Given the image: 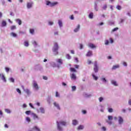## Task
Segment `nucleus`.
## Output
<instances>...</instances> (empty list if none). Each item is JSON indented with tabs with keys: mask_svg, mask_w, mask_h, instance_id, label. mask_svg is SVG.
<instances>
[{
	"mask_svg": "<svg viewBox=\"0 0 131 131\" xmlns=\"http://www.w3.org/2000/svg\"><path fill=\"white\" fill-rule=\"evenodd\" d=\"M58 50H59V46L58 45V43L55 42L53 49L54 53H55V55H58Z\"/></svg>",
	"mask_w": 131,
	"mask_h": 131,
	"instance_id": "obj_1",
	"label": "nucleus"
},
{
	"mask_svg": "<svg viewBox=\"0 0 131 131\" xmlns=\"http://www.w3.org/2000/svg\"><path fill=\"white\" fill-rule=\"evenodd\" d=\"M94 71L95 73H97L99 71V66H98V62L97 61H95L94 65Z\"/></svg>",
	"mask_w": 131,
	"mask_h": 131,
	"instance_id": "obj_2",
	"label": "nucleus"
},
{
	"mask_svg": "<svg viewBox=\"0 0 131 131\" xmlns=\"http://www.w3.org/2000/svg\"><path fill=\"white\" fill-rule=\"evenodd\" d=\"M58 3L57 2H54V3H51L50 1H47L46 3L47 6H50V7H54L56 6V5H57Z\"/></svg>",
	"mask_w": 131,
	"mask_h": 131,
	"instance_id": "obj_3",
	"label": "nucleus"
},
{
	"mask_svg": "<svg viewBox=\"0 0 131 131\" xmlns=\"http://www.w3.org/2000/svg\"><path fill=\"white\" fill-rule=\"evenodd\" d=\"M108 120H106V122L109 124H112V121L110 120H113V117L112 116H108Z\"/></svg>",
	"mask_w": 131,
	"mask_h": 131,
	"instance_id": "obj_4",
	"label": "nucleus"
},
{
	"mask_svg": "<svg viewBox=\"0 0 131 131\" xmlns=\"http://www.w3.org/2000/svg\"><path fill=\"white\" fill-rule=\"evenodd\" d=\"M33 88L36 90V91H38L39 88L38 85L37 84V83L35 81H33Z\"/></svg>",
	"mask_w": 131,
	"mask_h": 131,
	"instance_id": "obj_5",
	"label": "nucleus"
},
{
	"mask_svg": "<svg viewBox=\"0 0 131 131\" xmlns=\"http://www.w3.org/2000/svg\"><path fill=\"white\" fill-rule=\"evenodd\" d=\"M0 77H1L2 80H3V81H4V82H7V80L6 79V77H5V75H4V74H0Z\"/></svg>",
	"mask_w": 131,
	"mask_h": 131,
	"instance_id": "obj_6",
	"label": "nucleus"
},
{
	"mask_svg": "<svg viewBox=\"0 0 131 131\" xmlns=\"http://www.w3.org/2000/svg\"><path fill=\"white\" fill-rule=\"evenodd\" d=\"M118 122L120 124H122V123H123V118H122V117L119 116Z\"/></svg>",
	"mask_w": 131,
	"mask_h": 131,
	"instance_id": "obj_7",
	"label": "nucleus"
},
{
	"mask_svg": "<svg viewBox=\"0 0 131 131\" xmlns=\"http://www.w3.org/2000/svg\"><path fill=\"white\" fill-rule=\"evenodd\" d=\"M88 46L89 47V48H91V49H96V46L92 43H89L88 45Z\"/></svg>",
	"mask_w": 131,
	"mask_h": 131,
	"instance_id": "obj_8",
	"label": "nucleus"
},
{
	"mask_svg": "<svg viewBox=\"0 0 131 131\" xmlns=\"http://www.w3.org/2000/svg\"><path fill=\"white\" fill-rule=\"evenodd\" d=\"M80 28V25H78L76 28L74 30V32H78V31H79Z\"/></svg>",
	"mask_w": 131,
	"mask_h": 131,
	"instance_id": "obj_9",
	"label": "nucleus"
},
{
	"mask_svg": "<svg viewBox=\"0 0 131 131\" xmlns=\"http://www.w3.org/2000/svg\"><path fill=\"white\" fill-rule=\"evenodd\" d=\"M86 56V57H91V56H93V52L91 51H88Z\"/></svg>",
	"mask_w": 131,
	"mask_h": 131,
	"instance_id": "obj_10",
	"label": "nucleus"
},
{
	"mask_svg": "<svg viewBox=\"0 0 131 131\" xmlns=\"http://www.w3.org/2000/svg\"><path fill=\"white\" fill-rule=\"evenodd\" d=\"M57 128L58 130L62 131V127L60 126V123L58 122H57Z\"/></svg>",
	"mask_w": 131,
	"mask_h": 131,
	"instance_id": "obj_11",
	"label": "nucleus"
},
{
	"mask_svg": "<svg viewBox=\"0 0 131 131\" xmlns=\"http://www.w3.org/2000/svg\"><path fill=\"white\" fill-rule=\"evenodd\" d=\"M54 105L55 107H56L58 110H60V105H59V104L57 103V102H54Z\"/></svg>",
	"mask_w": 131,
	"mask_h": 131,
	"instance_id": "obj_12",
	"label": "nucleus"
},
{
	"mask_svg": "<svg viewBox=\"0 0 131 131\" xmlns=\"http://www.w3.org/2000/svg\"><path fill=\"white\" fill-rule=\"evenodd\" d=\"M32 115L33 116L34 119H38V116L36 114L32 113Z\"/></svg>",
	"mask_w": 131,
	"mask_h": 131,
	"instance_id": "obj_13",
	"label": "nucleus"
},
{
	"mask_svg": "<svg viewBox=\"0 0 131 131\" xmlns=\"http://www.w3.org/2000/svg\"><path fill=\"white\" fill-rule=\"evenodd\" d=\"M57 62L59 65H62V64H63V60H62V59H57Z\"/></svg>",
	"mask_w": 131,
	"mask_h": 131,
	"instance_id": "obj_14",
	"label": "nucleus"
},
{
	"mask_svg": "<svg viewBox=\"0 0 131 131\" xmlns=\"http://www.w3.org/2000/svg\"><path fill=\"white\" fill-rule=\"evenodd\" d=\"M112 84L114 85L115 86H118V84H117V82L115 80H112Z\"/></svg>",
	"mask_w": 131,
	"mask_h": 131,
	"instance_id": "obj_15",
	"label": "nucleus"
},
{
	"mask_svg": "<svg viewBox=\"0 0 131 131\" xmlns=\"http://www.w3.org/2000/svg\"><path fill=\"white\" fill-rule=\"evenodd\" d=\"M33 129L34 130H36V131H40V129H39V128H38L37 126H35L33 127Z\"/></svg>",
	"mask_w": 131,
	"mask_h": 131,
	"instance_id": "obj_16",
	"label": "nucleus"
},
{
	"mask_svg": "<svg viewBox=\"0 0 131 131\" xmlns=\"http://www.w3.org/2000/svg\"><path fill=\"white\" fill-rule=\"evenodd\" d=\"M27 7L28 9H30V8H31L32 7V3H28Z\"/></svg>",
	"mask_w": 131,
	"mask_h": 131,
	"instance_id": "obj_17",
	"label": "nucleus"
},
{
	"mask_svg": "<svg viewBox=\"0 0 131 131\" xmlns=\"http://www.w3.org/2000/svg\"><path fill=\"white\" fill-rule=\"evenodd\" d=\"M16 22H17V23H18V25H21V24H22V21L21 20V19H16Z\"/></svg>",
	"mask_w": 131,
	"mask_h": 131,
	"instance_id": "obj_18",
	"label": "nucleus"
},
{
	"mask_svg": "<svg viewBox=\"0 0 131 131\" xmlns=\"http://www.w3.org/2000/svg\"><path fill=\"white\" fill-rule=\"evenodd\" d=\"M119 67V65H118V64L115 65L114 66H113L112 70H115V69H117V68H118Z\"/></svg>",
	"mask_w": 131,
	"mask_h": 131,
	"instance_id": "obj_19",
	"label": "nucleus"
},
{
	"mask_svg": "<svg viewBox=\"0 0 131 131\" xmlns=\"http://www.w3.org/2000/svg\"><path fill=\"white\" fill-rule=\"evenodd\" d=\"M89 17L90 19H93V18H94V13H93V12L90 13Z\"/></svg>",
	"mask_w": 131,
	"mask_h": 131,
	"instance_id": "obj_20",
	"label": "nucleus"
},
{
	"mask_svg": "<svg viewBox=\"0 0 131 131\" xmlns=\"http://www.w3.org/2000/svg\"><path fill=\"white\" fill-rule=\"evenodd\" d=\"M72 123H73V125H76V124H77V123H78V122H77V120H73Z\"/></svg>",
	"mask_w": 131,
	"mask_h": 131,
	"instance_id": "obj_21",
	"label": "nucleus"
},
{
	"mask_svg": "<svg viewBox=\"0 0 131 131\" xmlns=\"http://www.w3.org/2000/svg\"><path fill=\"white\" fill-rule=\"evenodd\" d=\"M10 35H11L12 36H13V37H17V34H16L14 32L11 33Z\"/></svg>",
	"mask_w": 131,
	"mask_h": 131,
	"instance_id": "obj_22",
	"label": "nucleus"
},
{
	"mask_svg": "<svg viewBox=\"0 0 131 131\" xmlns=\"http://www.w3.org/2000/svg\"><path fill=\"white\" fill-rule=\"evenodd\" d=\"M39 110H40L41 113H42V114L45 113V108H43V107H40Z\"/></svg>",
	"mask_w": 131,
	"mask_h": 131,
	"instance_id": "obj_23",
	"label": "nucleus"
},
{
	"mask_svg": "<svg viewBox=\"0 0 131 131\" xmlns=\"http://www.w3.org/2000/svg\"><path fill=\"white\" fill-rule=\"evenodd\" d=\"M93 79L95 80H98V77L97 76H96V75H95V74H92V75Z\"/></svg>",
	"mask_w": 131,
	"mask_h": 131,
	"instance_id": "obj_24",
	"label": "nucleus"
},
{
	"mask_svg": "<svg viewBox=\"0 0 131 131\" xmlns=\"http://www.w3.org/2000/svg\"><path fill=\"white\" fill-rule=\"evenodd\" d=\"M71 78H72V79H76V76H75V74H72Z\"/></svg>",
	"mask_w": 131,
	"mask_h": 131,
	"instance_id": "obj_25",
	"label": "nucleus"
},
{
	"mask_svg": "<svg viewBox=\"0 0 131 131\" xmlns=\"http://www.w3.org/2000/svg\"><path fill=\"white\" fill-rule=\"evenodd\" d=\"M30 33H31V34H34V29H30Z\"/></svg>",
	"mask_w": 131,
	"mask_h": 131,
	"instance_id": "obj_26",
	"label": "nucleus"
},
{
	"mask_svg": "<svg viewBox=\"0 0 131 131\" xmlns=\"http://www.w3.org/2000/svg\"><path fill=\"white\" fill-rule=\"evenodd\" d=\"M70 71L71 72H77V71H76V70H75L74 68H70Z\"/></svg>",
	"mask_w": 131,
	"mask_h": 131,
	"instance_id": "obj_27",
	"label": "nucleus"
},
{
	"mask_svg": "<svg viewBox=\"0 0 131 131\" xmlns=\"http://www.w3.org/2000/svg\"><path fill=\"white\" fill-rule=\"evenodd\" d=\"M24 46H25V47H28V46H29V43H28V41H25L24 42Z\"/></svg>",
	"mask_w": 131,
	"mask_h": 131,
	"instance_id": "obj_28",
	"label": "nucleus"
},
{
	"mask_svg": "<svg viewBox=\"0 0 131 131\" xmlns=\"http://www.w3.org/2000/svg\"><path fill=\"white\" fill-rule=\"evenodd\" d=\"M2 25L3 27L6 26H7V23L5 21H2Z\"/></svg>",
	"mask_w": 131,
	"mask_h": 131,
	"instance_id": "obj_29",
	"label": "nucleus"
},
{
	"mask_svg": "<svg viewBox=\"0 0 131 131\" xmlns=\"http://www.w3.org/2000/svg\"><path fill=\"white\" fill-rule=\"evenodd\" d=\"M5 112H6V113H9V114L11 113V111L8 108H6L5 110Z\"/></svg>",
	"mask_w": 131,
	"mask_h": 131,
	"instance_id": "obj_30",
	"label": "nucleus"
},
{
	"mask_svg": "<svg viewBox=\"0 0 131 131\" xmlns=\"http://www.w3.org/2000/svg\"><path fill=\"white\" fill-rule=\"evenodd\" d=\"M83 126L80 125L78 126V127L77 128V129L79 130V129H83Z\"/></svg>",
	"mask_w": 131,
	"mask_h": 131,
	"instance_id": "obj_31",
	"label": "nucleus"
},
{
	"mask_svg": "<svg viewBox=\"0 0 131 131\" xmlns=\"http://www.w3.org/2000/svg\"><path fill=\"white\" fill-rule=\"evenodd\" d=\"M66 58L67 59H68L69 60H70V59H71V56H70V55L69 54H67Z\"/></svg>",
	"mask_w": 131,
	"mask_h": 131,
	"instance_id": "obj_32",
	"label": "nucleus"
},
{
	"mask_svg": "<svg viewBox=\"0 0 131 131\" xmlns=\"http://www.w3.org/2000/svg\"><path fill=\"white\" fill-rule=\"evenodd\" d=\"M59 123L62 124V125H66V122L64 121H60Z\"/></svg>",
	"mask_w": 131,
	"mask_h": 131,
	"instance_id": "obj_33",
	"label": "nucleus"
},
{
	"mask_svg": "<svg viewBox=\"0 0 131 131\" xmlns=\"http://www.w3.org/2000/svg\"><path fill=\"white\" fill-rule=\"evenodd\" d=\"M26 114H27V115H29V114H30L31 113V111H27L25 112Z\"/></svg>",
	"mask_w": 131,
	"mask_h": 131,
	"instance_id": "obj_34",
	"label": "nucleus"
},
{
	"mask_svg": "<svg viewBox=\"0 0 131 131\" xmlns=\"http://www.w3.org/2000/svg\"><path fill=\"white\" fill-rule=\"evenodd\" d=\"M58 24H59V27H62V21L58 20Z\"/></svg>",
	"mask_w": 131,
	"mask_h": 131,
	"instance_id": "obj_35",
	"label": "nucleus"
},
{
	"mask_svg": "<svg viewBox=\"0 0 131 131\" xmlns=\"http://www.w3.org/2000/svg\"><path fill=\"white\" fill-rule=\"evenodd\" d=\"M9 80H10L11 82H15V79L13 78H10Z\"/></svg>",
	"mask_w": 131,
	"mask_h": 131,
	"instance_id": "obj_36",
	"label": "nucleus"
},
{
	"mask_svg": "<svg viewBox=\"0 0 131 131\" xmlns=\"http://www.w3.org/2000/svg\"><path fill=\"white\" fill-rule=\"evenodd\" d=\"M26 93L28 94L29 95L30 94V91H29V90L28 89H26Z\"/></svg>",
	"mask_w": 131,
	"mask_h": 131,
	"instance_id": "obj_37",
	"label": "nucleus"
},
{
	"mask_svg": "<svg viewBox=\"0 0 131 131\" xmlns=\"http://www.w3.org/2000/svg\"><path fill=\"white\" fill-rule=\"evenodd\" d=\"M32 43H33V46H34V47H36V46H37V43L35 41H34L32 42Z\"/></svg>",
	"mask_w": 131,
	"mask_h": 131,
	"instance_id": "obj_38",
	"label": "nucleus"
},
{
	"mask_svg": "<svg viewBox=\"0 0 131 131\" xmlns=\"http://www.w3.org/2000/svg\"><path fill=\"white\" fill-rule=\"evenodd\" d=\"M5 69L6 72H7V73L9 72V71H10V68H8V67H5Z\"/></svg>",
	"mask_w": 131,
	"mask_h": 131,
	"instance_id": "obj_39",
	"label": "nucleus"
},
{
	"mask_svg": "<svg viewBox=\"0 0 131 131\" xmlns=\"http://www.w3.org/2000/svg\"><path fill=\"white\" fill-rule=\"evenodd\" d=\"M14 29H16V26H12L11 27V30H14Z\"/></svg>",
	"mask_w": 131,
	"mask_h": 131,
	"instance_id": "obj_40",
	"label": "nucleus"
},
{
	"mask_svg": "<svg viewBox=\"0 0 131 131\" xmlns=\"http://www.w3.org/2000/svg\"><path fill=\"white\" fill-rule=\"evenodd\" d=\"M105 45L106 46H108V45H109V40H106L105 41Z\"/></svg>",
	"mask_w": 131,
	"mask_h": 131,
	"instance_id": "obj_41",
	"label": "nucleus"
},
{
	"mask_svg": "<svg viewBox=\"0 0 131 131\" xmlns=\"http://www.w3.org/2000/svg\"><path fill=\"white\" fill-rule=\"evenodd\" d=\"M55 97H60V95L59 94V93H58V92H56Z\"/></svg>",
	"mask_w": 131,
	"mask_h": 131,
	"instance_id": "obj_42",
	"label": "nucleus"
},
{
	"mask_svg": "<svg viewBox=\"0 0 131 131\" xmlns=\"http://www.w3.org/2000/svg\"><path fill=\"white\" fill-rule=\"evenodd\" d=\"M16 92H17V93H18V94H19V95H21V90H20V89H17Z\"/></svg>",
	"mask_w": 131,
	"mask_h": 131,
	"instance_id": "obj_43",
	"label": "nucleus"
},
{
	"mask_svg": "<svg viewBox=\"0 0 131 131\" xmlns=\"http://www.w3.org/2000/svg\"><path fill=\"white\" fill-rule=\"evenodd\" d=\"M26 120L27 121H28V122H30V121H31V120H30V118L28 117L26 118Z\"/></svg>",
	"mask_w": 131,
	"mask_h": 131,
	"instance_id": "obj_44",
	"label": "nucleus"
},
{
	"mask_svg": "<svg viewBox=\"0 0 131 131\" xmlns=\"http://www.w3.org/2000/svg\"><path fill=\"white\" fill-rule=\"evenodd\" d=\"M72 90L73 91H75L76 90V86H72Z\"/></svg>",
	"mask_w": 131,
	"mask_h": 131,
	"instance_id": "obj_45",
	"label": "nucleus"
},
{
	"mask_svg": "<svg viewBox=\"0 0 131 131\" xmlns=\"http://www.w3.org/2000/svg\"><path fill=\"white\" fill-rule=\"evenodd\" d=\"M110 40L111 43H113L114 41L113 40V39L112 38H110Z\"/></svg>",
	"mask_w": 131,
	"mask_h": 131,
	"instance_id": "obj_46",
	"label": "nucleus"
},
{
	"mask_svg": "<svg viewBox=\"0 0 131 131\" xmlns=\"http://www.w3.org/2000/svg\"><path fill=\"white\" fill-rule=\"evenodd\" d=\"M74 67L76 69H78L79 68V65L76 64L74 66Z\"/></svg>",
	"mask_w": 131,
	"mask_h": 131,
	"instance_id": "obj_47",
	"label": "nucleus"
},
{
	"mask_svg": "<svg viewBox=\"0 0 131 131\" xmlns=\"http://www.w3.org/2000/svg\"><path fill=\"white\" fill-rule=\"evenodd\" d=\"M118 29V28H115L114 29L112 30L113 32H114V31H117V30Z\"/></svg>",
	"mask_w": 131,
	"mask_h": 131,
	"instance_id": "obj_48",
	"label": "nucleus"
},
{
	"mask_svg": "<svg viewBox=\"0 0 131 131\" xmlns=\"http://www.w3.org/2000/svg\"><path fill=\"white\" fill-rule=\"evenodd\" d=\"M108 112H110V113H112V112H113V109H112V108H109L108 109Z\"/></svg>",
	"mask_w": 131,
	"mask_h": 131,
	"instance_id": "obj_49",
	"label": "nucleus"
},
{
	"mask_svg": "<svg viewBox=\"0 0 131 131\" xmlns=\"http://www.w3.org/2000/svg\"><path fill=\"white\" fill-rule=\"evenodd\" d=\"M103 100H104V99L103 98V97H100L99 98V102H102V101H103Z\"/></svg>",
	"mask_w": 131,
	"mask_h": 131,
	"instance_id": "obj_50",
	"label": "nucleus"
},
{
	"mask_svg": "<svg viewBox=\"0 0 131 131\" xmlns=\"http://www.w3.org/2000/svg\"><path fill=\"white\" fill-rule=\"evenodd\" d=\"M43 79H45V80H48V77H47L46 76H43Z\"/></svg>",
	"mask_w": 131,
	"mask_h": 131,
	"instance_id": "obj_51",
	"label": "nucleus"
},
{
	"mask_svg": "<svg viewBox=\"0 0 131 131\" xmlns=\"http://www.w3.org/2000/svg\"><path fill=\"white\" fill-rule=\"evenodd\" d=\"M117 9L118 10H121V6H119V5L117 6Z\"/></svg>",
	"mask_w": 131,
	"mask_h": 131,
	"instance_id": "obj_52",
	"label": "nucleus"
},
{
	"mask_svg": "<svg viewBox=\"0 0 131 131\" xmlns=\"http://www.w3.org/2000/svg\"><path fill=\"white\" fill-rule=\"evenodd\" d=\"M88 64H89V65H90V64H92V60H88Z\"/></svg>",
	"mask_w": 131,
	"mask_h": 131,
	"instance_id": "obj_53",
	"label": "nucleus"
},
{
	"mask_svg": "<svg viewBox=\"0 0 131 131\" xmlns=\"http://www.w3.org/2000/svg\"><path fill=\"white\" fill-rule=\"evenodd\" d=\"M83 48V46L82 45V44H80V49L82 50Z\"/></svg>",
	"mask_w": 131,
	"mask_h": 131,
	"instance_id": "obj_54",
	"label": "nucleus"
},
{
	"mask_svg": "<svg viewBox=\"0 0 131 131\" xmlns=\"http://www.w3.org/2000/svg\"><path fill=\"white\" fill-rule=\"evenodd\" d=\"M82 112L83 114H86V111H85V110L82 111Z\"/></svg>",
	"mask_w": 131,
	"mask_h": 131,
	"instance_id": "obj_55",
	"label": "nucleus"
},
{
	"mask_svg": "<svg viewBox=\"0 0 131 131\" xmlns=\"http://www.w3.org/2000/svg\"><path fill=\"white\" fill-rule=\"evenodd\" d=\"M75 60L77 63H78V58H77V57L75 58Z\"/></svg>",
	"mask_w": 131,
	"mask_h": 131,
	"instance_id": "obj_56",
	"label": "nucleus"
},
{
	"mask_svg": "<svg viewBox=\"0 0 131 131\" xmlns=\"http://www.w3.org/2000/svg\"><path fill=\"white\" fill-rule=\"evenodd\" d=\"M49 25H53L54 23H53V21H49Z\"/></svg>",
	"mask_w": 131,
	"mask_h": 131,
	"instance_id": "obj_57",
	"label": "nucleus"
},
{
	"mask_svg": "<svg viewBox=\"0 0 131 131\" xmlns=\"http://www.w3.org/2000/svg\"><path fill=\"white\" fill-rule=\"evenodd\" d=\"M103 10H106L107 9V5H104L103 7Z\"/></svg>",
	"mask_w": 131,
	"mask_h": 131,
	"instance_id": "obj_58",
	"label": "nucleus"
},
{
	"mask_svg": "<svg viewBox=\"0 0 131 131\" xmlns=\"http://www.w3.org/2000/svg\"><path fill=\"white\" fill-rule=\"evenodd\" d=\"M123 65L124 66H127V64L126 62H124L123 63Z\"/></svg>",
	"mask_w": 131,
	"mask_h": 131,
	"instance_id": "obj_59",
	"label": "nucleus"
},
{
	"mask_svg": "<svg viewBox=\"0 0 131 131\" xmlns=\"http://www.w3.org/2000/svg\"><path fill=\"white\" fill-rule=\"evenodd\" d=\"M102 80H103L104 82H106V79L105 78H102Z\"/></svg>",
	"mask_w": 131,
	"mask_h": 131,
	"instance_id": "obj_60",
	"label": "nucleus"
},
{
	"mask_svg": "<svg viewBox=\"0 0 131 131\" xmlns=\"http://www.w3.org/2000/svg\"><path fill=\"white\" fill-rule=\"evenodd\" d=\"M102 129L103 130H104V131H105V130H106V127H102Z\"/></svg>",
	"mask_w": 131,
	"mask_h": 131,
	"instance_id": "obj_61",
	"label": "nucleus"
},
{
	"mask_svg": "<svg viewBox=\"0 0 131 131\" xmlns=\"http://www.w3.org/2000/svg\"><path fill=\"white\" fill-rule=\"evenodd\" d=\"M74 19V17L73 16V15L71 16V19L73 20Z\"/></svg>",
	"mask_w": 131,
	"mask_h": 131,
	"instance_id": "obj_62",
	"label": "nucleus"
},
{
	"mask_svg": "<svg viewBox=\"0 0 131 131\" xmlns=\"http://www.w3.org/2000/svg\"><path fill=\"white\" fill-rule=\"evenodd\" d=\"M128 104H129V105H131V99L129 100Z\"/></svg>",
	"mask_w": 131,
	"mask_h": 131,
	"instance_id": "obj_63",
	"label": "nucleus"
},
{
	"mask_svg": "<svg viewBox=\"0 0 131 131\" xmlns=\"http://www.w3.org/2000/svg\"><path fill=\"white\" fill-rule=\"evenodd\" d=\"M71 54H74V50H71Z\"/></svg>",
	"mask_w": 131,
	"mask_h": 131,
	"instance_id": "obj_64",
	"label": "nucleus"
}]
</instances>
